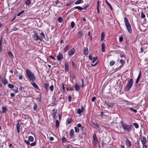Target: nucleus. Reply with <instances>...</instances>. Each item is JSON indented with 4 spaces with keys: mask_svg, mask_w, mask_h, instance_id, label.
Returning a JSON list of instances; mask_svg holds the SVG:
<instances>
[{
    "mask_svg": "<svg viewBox=\"0 0 148 148\" xmlns=\"http://www.w3.org/2000/svg\"><path fill=\"white\" fill-rule=\"evenodd\" d=\"M26 75L27 78L31 81L34 82L36 80V77L34 74L28 69L26 70Z\"/></svg>",
    "mask_w": 148,
    "mask_h": 148,
    "instance_id": "nucleus-1",
    "label": "nucleus"
},
{
    "mask_svg": "<svg viewBox=\"0 0 148 148\" xmlns=\"http://www.w3.org/2000/svg\"><path fill=\"white\" fill-rule=\"evenodd\" d=\"M121 124L123 130L127 133H130L132 130V125H128L126 123H124L122 122Z\"/></svg>",
    "mask_w": 148,
    "mask_h": 148,
    "instance_id": "nucleus-2",
    "label": "nucleus"
},
{
    "mask_svg": "<svg viewBox=\"0 0 148 148\" xmlns=\"http://www.w3.org/2000/svg\"><path fill=\"white\" fill-rule=\"evenodd\" d=\"M124 20L127 31L129 33H131L132 32L131 27L127 17H124Z\"/></svg>",
    "mask_w": 148,
    "mask_h": 148,
    "instance_id": "nucleus-3",
    "label": "nucleus"
},
{
    "mask_svg": "<svg viewBox=\"0 0 148 148\" xmlns=\"http://www.w3.org/2000/svg\"><path fill=\"white\" fill-rule=\"evenodd\" d=\"M34 34L33 35V38L35 41H37L38 40H39L41 41H42V38L40 37L37 33L35 32Z\"/></svg>",
    "mask_w": 148,
    "mask_h": 148,
    "instance_id": "nucleus-4",
    "label": "nucleus"
},
{
    "mask_svg": "<svg viewBox=\"0 0 148 148\" xmlns=\"http://www.w3.org/2000/svg\"><path fill=\"white\" fill-rule=\"evenodd\" d=\"M93 140L92 141L93 145H95L97 142V136L95 133H94L93 135Z\"/></svg>",
    "mask_w": 148,
    "mask_h": 148,
    "instance_id": "nucleus-5",
    "label": "nucleus"
},
{
    "mask_svg": "<svg viewBox=\"0 0 148 148\" xmlns=\"http://www.w3.org/2000/svg\"><path fill=\"white\" fill-rule=\"evenodd\" d=\"M126 145L127 147H131L132 143L131 141L128 139H126L125 140Z\"/></svg>",
    "mask_w": 148,
    "mask_h": 148,
    "instance_id": "nucleus-6",
    "label": "nucleus"
},
{
    "mask_svg": "<svg viewBox=\"0 0 148 148\" xmlns=\"http://www.w3.org/2000/svg\"><path fill=\"white\" fill-rule=\"evenodd\" d=\"M75 50L74 48L71 49L68 52V54L70 56H72L75 53Z\"/></svg>",
    "mask_w": 148,
    "mask_h": 148,
    "instance_id": "nucleus-7",
    "label": "nucleus"
},
{
    "mask_svg": "<svg viewBox=\"0 0 148 148\" xmlns=\"http://www.w3.org/2000/svg\"><path fill=\"white\" fill-rule=\"evenodd\" d=\"M132 84H127L125 88V90H128L132 87Z\"/></svg>",
    "mask_w": 148,
    "mask_h": 148,
    "instance_id": "nucleus-8",
    "label": "nucleus"
},
{
    "mask_svg": "<svg viewBox=\"0 0 148 148\" xmlns=\"http://www.w3.org/2000/svg\"><path fill=\"white\" fill-rule=\"evenodd\" d=\"M23 123H18L16 125V128L17 130V132L18 133H20V126L21 124H23Z\"/></svg>",
    "mask_w": 148,
    "mask_h": 148,
    "instance_id": "nucleus-9",
    "label": "nucleus"
},
{
    "mask_svg": "<svg viewBox=\"0 0 148 148\" xmlns=\"http://www.w3.org/2000/svg\"><path fill=\"white\" fill-rule=\"evenodd\" d=\"M63 58V55L62 53H59V55L57 56V58L58 61L61 60Z\"/></svg>",
    "mask_w": 148,
    "mask_h": 148,
    "instance_id": "nucleus-10",
    "label": "nucleus"
},
{
    "mask_svg": "<svg viewBox=\"0 0 148 148\" xmlns=\"http://www.w3.org/2000/svg\"><path fill=\"white\" fill-rule=\"evenodd\" d=\"M141 141L143 145H145L146 141V139L144 136H143Z\"/></svg>",
    "mask_w": 148,
    "mask_h": 148,
    "instance_id": "nucleus-11",
    "label": "nucleus"
},
{
    "mask_svg": "<svg viewBox=\"0 0 148 148\" xmlns=\"http://www.w3.org/2000/svg\"><path fill=\"white\" fill-rule=\"evenodd\" d=\"M69 65L68 64L67 62L65 63V71L66 72H67L69 71Z\"/></svg>",
    "mask_w": 148,
    "mask_h": 148,
    "instance_id": "nucleus-12",
    "label": "nucleus"
},
{
    "mask_svg": "<svg viewBox=\"0 0 148 148\" xmlns=\"http://www.w3.org/2000/svg\"><path fill=\"white\" fill-rule=\"evenodd\" d=\"M105 1L106 4L110 8L111 10H113L112 8L110 5V4L108 2L107 0H105Z\"/></svg>",
    "mask_w": 148,
    "mask_h": 148,
    "instance_id": "nucleus-13",
    "label": "nucleus"
},
{
    "mask_svg": "<svg viewBox=\"0 0 148 148\" xmlns=\"http://www.w3.org/2000/svg\"><path fill=\"white\" fill-rule=\"evenodd\" d=\"M2 42L3 39L2 38H1L0 40V53L2 51L3 48V46L2 45Z\"/></svg>",
    "mask_w": 148,
    "mask_h": 148,
    "instance_id": "nucleus-14",
    "label": "nucleus"
},
{
    "mask_svg": "<svg viewBox=\"0 0 148 148\" xmlns=\"http://www.w3.org/2000/svg\"><path fill=\"white\" fill-rule=\"evenodd\" d=\"M74 132V131L73 129H72L71 130L70 132V135L71 137L74 138L73 137Z\"/></svg>",
    "mask_w": 148,
    "mask_h": 148,
    "instance_id": "nucleus-15",
    "label": "nucleus"
},
{
    "mask_svg": "<svg viewBox=\"0 0 148 148\" xmlns=\"http://www.w3.org/2000/svg\"><path fill=\"white\" fill-rule=\"evenodd\" d=\"M83 3V0H77L75 2V4L77 5Z\"/></svg>",
    "mask_w": 148,
    "mask_h": 148,
    "instance_id": "nucleus-16",
    "label": "nucleus"
},
{
    "mask_svg": "<svg viewBox=\"0 0 148 148\" xmlns=\"http://www.w3.org/2000/svg\"><path fill=\"white\" fill-rule=\"evenodd\" d=\"M105 103L108 107H112L113 106V104L112 103H110L107 101H105Z\"/></svg>",
    "mask_w": 148,
    "mask_h": 148,
    "instance_id": "nucleus-17",
    "label": "nucleus"
},
{
    "mask_svg": "<svg viewBox=\"0 0 148 148\" xmlns=\"http://www.w3.org/2000/svg\"><path fill=\"white\" fill-rule=\"evenodd\" d=\"M69 49V46L67 45L64 49V53L67 51Z\"/></svg>",
    "mask_w": 148,
    "mask_h": 148,
    "instance_id": "nucleus-18",
    "label": "nucleus"
},
{
    "mask_svg": "<svg viewBox=\"0 0 148 148\" xmlns=\"http://www.w3.org/2000/svg\"><path fill=\"white\" fill-rule=\"evenodd\" d=\"M75 87L76 91H78L80 89V86L78 85V84H75Z\"/></svg>",
    "mask_w": 148,
    "mask_h": 148,
    "instance_id": "nucleus-19",
    "label": "nucleus"
},
{
    "mask_svg": "<svg viewBox=\"0 0 148 148\" xmlns=\"http://www.w3.org/2000/svg\"><path fill=\"white\" fill-rule=\"evenodd\" d=\"M84 54L86 56L88 54V49L87 48H85L84 50Z\"/></svg>",
    "mask_w": 148,
    "mask_h": 148,
    "instance_id": "nucleus-20",
    "label": "nucleus"
},
{
    "mask_svg": "<svg viewBox=\"0 0 148 148\" xmlns=\"http://www.w3.org/2000/svg\"><path fill=\"white\" fill-rule=\"evenodd\" d=\"M12 89L15 93H16L18 92V88L15 86H14Z\"/></svg>",
    "mask_w": 148,
    "mask_h": 148,
    "instance_id": "nucleus-21",
    "label": "nucleus"
},
{
    "mask_svg": "<svg viewBox=\"0 0 148 148\" xmlns=\"http://www.w3.org/2000/svg\"><path fill=\"white\" fill-rule=\"evenodd\" d=\"M73 9H77L81 11L83 10V8L82 7L80 6H76L73 8Z\"/></svg>",
    "mask_w": 148,
    "mask_h": 148,
    "instance_id": "nucleus-22",
    "label": "nucleus"
},
{
    "mask_svg": "<svg viewBox=\"0 0 148 148\" xmlns=\"http://www.w3.org/2000/svg\"><path fill=\"white\" fill-rule=\"evenodd\" d=\"M1 81L3 83H7L8 81L5 78H3L2 79Z\"/></svg>",
    "mask_w": 148,
    "mask_h": 148,
    "instance_id": "nucleus-23",
    "label": "nucleus"
},
{
    "mask_svg": "<svg viewBox=\"0 0 148 148\" xmlns=\"http://www.w3.org/2000/svg\"><path fill=\"white\" fill-rule=\"evenodd\" d=\"M31 3V1L30 0H27L25 2V4L27 6H29L30 5Z\"/></svg>",
    "mask_w": 148,
    "mask_h": 148,
    "instance_id": "nucleus-24",
    "label": "nucleus"
},
{
    "mask_svg": "<svg viewBox=\"0 0 148 148\" xmlns=\"http://www.w3.org/2000/svg\"><path fill=\"white\" fill-rule=\"evenodd\" d=\"M34 138L32 136H29L28 139V140L30 142H33L34 140Z\"/></svg>",
    "mask_w": 148,
    "mask_h": 148,
    "instance_id": "nucleus-25",
    "label": "nucleus"
},
{
    "mask_svg": "<svg viewBox=\"0 0 148 148\" xmlns=\"http://www.w3.org/2000/svg\"><path fill=\"white\" fill-rule=\"evenodd\" d=\"M99 0H98L97 1V12L98 14H99L100 13V12L99 10Z\"/></svg>",
    "mask_w": 148,
    "mask_h": 148,
    "instance_id": "nucleus-26",
    "label": "nucleus"
},
{
    "mask_svg": "<svg viewBox=\"0 0 148 148\" xmlns=\"http://www.w3.org/2000/svg\"><path fill=\"white\" fill-rule=\"evenodd\" d=\"M66 122L68 124H70L72 122V120L70 118H68L67 119Z\"/></svg>",
    "mask_w": 148,
    "mask_h": 148,
    "instance_id": "nucleus-27",
    "label": "nucleus"
},
{
    "mask_svg": "<svg viewBox=\"0 0 148 148\" xmlns=\"http://www.w3.org/2000/svg\"><path fill=\"white\" fill-rule=\"evenodd\" d=\"M101 51L102 52H104L105 51V44L104 43H102L101 44Z\"/></svg>",
    "mask_w": 148,
    "mask_h": 148,
    "instance_id": "nucleus-28",
    "label": "nucleus"
},
{
    "mask_svg": "<svg viewBox=\"0 0 148 148\" xmlns=\"http://www.w3.org/2000/svg\"><path fill=\"white\" fill-rule=\"evenodd\" d=\"M7 109L6 107H3L2 108V112L5 113L7 111Z\"/></svg>",
    "mask_w": 148,
    "mask_h": 148,
    "instance_id": "nucleus-29",
    "label": "nucleus"
},
{
    "mask_svg": "<svg viewBox=\"0 0 148 148\" xmlns=\"http://www.w3.org/2000/svg\"><path fill=\"white\" fill-rule=\"evenodd\" d=\"M57 109L55 108L53 109L52 110V114H56L57 113Z\"/></svg>",
    "mask_w": 148,
    "mask_h": 148,
    "instance_id": "nucleus-30",
    "label": "nucleus"
},
{
    "mask_svg": "<svg viewBox=\"0 0 148 148\" xmlns=\"http://www.w3.org/2000/svg\"><path fill=\"white\" fill-rule=\"evenodd\" d=\"M105 34L103 32H102L101 34V40H103L105 36Z\"/></svg>",
    "mask_w": 148,
    "mask_h": 148,
    "instance_id": "nucleus-31",
    "label": "nucleus"
},
{
    "mask_svg": "<svg viewBox=\"0 0 148 148\" xmlns=\"http://www.w3.org/2000/svg\"><path fill=\"white\" fill-rule=\"evenodd\" d=\"M22 72L21 73H19V75H18V78L20 80H21L23 78V76L22 75Z\"/></svg>",
    "mask_w": 148,
    "mask_h": 148,
    "instance_id": "nucleus-32",
    "label": "nucleus"
},
{
    "mask_svg": "<svg viewBox=\"0 0 148 148\" xmlns=\"http://www.w3.org/2000/svg\"><path fill=\"white\" fill-rule=\"evenodd\" d=\"M60 125L59 122V121L57 120L56 121V127L58 128L59 127Z\"/></svg>",
    "mask_w": 148,
    "mask_h": 148,
    "instance_id": "nucleus-33",
    "label": "nucleus"
},
{
    "mask_svg": "<svg viewBox=\"0 0 148 148\" xmlns=\"http://www.w3.org/2000/svg\"><path fill=\"white\" fill-rule=\"evenodd\" d=\"M8 54L9 56H10L11 58H14V55H13V54H12V53L11 52V51H9L8 52Z\"/></svg>",
    "mask_w": 148,
    "mask_h": 148,
    "instance_id": "nucleus-34",
    "label": "nucleus"
},
{
    "mask_svg": "<svg viewBox=\"0 0 148 148\" xmlns=\"http://www.w3.org/2000/svg\"><path fill=\"white\" fill-rule=\"evenodd\" d=\"M58 21L59 22L61 23L62 22L63 18L61 16H60L58 19Z\"/></svg>",
    "mask_w": 148,
    "mask_h": 148,
    "instance_id": "nucleus-35",
    "label": "nucleus"
},
{
    "mask_svg": "<svg viewBox=\"0 0 148 148\" xmlns=\"http://www.w3.org/2000/svg\"><path fill=\"white\" fill-rule=\"evenodd\" d=\"M115 63V62L113 61H111L110 63V66H113Z\"/></svg>",
    "mask_w": 148,
    "mask_h": 148,
    "instance_id": "nucleus-36",
    "label": "nucleus"
},
{
    "mask_svg": "<svg viewBox=\"0 0 148 148\" xmlns=\"http://www.w3.org/2000/svg\"><path fill=\"white\" fill-rule=\"evenodd\" d=\"M133 125L136 128H138L139 127V125L138 124L136 123H133Z\"/></svg>",
    "mask_w": 148,
    "mask_h": 148,
    "instance_id": "nucleus-37",
    "label": "nucleus"
},
{
    "mask_svg": "<svg viewBox=\"0 0 148 148\" xmlns=\"http://www.w3.org/2000/svg\"><path fill=\"white\" fill-rule=\"evenodd\" d=\"M34 110H36L37 108V105H36V103H34Z\"/></svg>",
    "mask_w": 148,
    "mask_h": 148,
    "instance_id": "nucleus-38",
    "label": "nucleus"
},
{
    "mask_svg": "<svg viewBox=\"0 0 148 148\" xmlns=\"http://www.w3.org/2000/svg\"><path fill=\"white\" fill-rule=\"evenodd\" d=\"M71 26L72 28H73L75 27V23L73 21H72L71 23Z\"/></svg>",
    "mask_w": 148,
    "mask_h": 148,
    "instance_id": "nucleus-39",
    "label": "nucleus"
},
{
    "mask_svg": "<svg viewBox=\"0 0 148 148\" xmlns=\"http://www.w3.org/2000/svg\"><path fill=\"white\" fill-rule=\"evenodd\" d=\"M8 87L9 88L12 89L14 87V86L12 84H9L8 85Z\"/></svg>",
    "mask_w": 148,
    "mask_h": 148,
    "instance_id": "nucleus-40",
    "label": "nucleus"
},
{
    "mask_svg": "<svg viewBox=\"0 0 148 148\" xmlns=\"http://www.w3.org/2000/svg\"><path fill=\"white\" fill-rule=\"evenodd\" d=\"M82 112H83L80 109H78L77 112L78 114H80Z\"/></svg>",
    "mask_w": 148,
    "mask_h": 148,
    "instance_id": "nucleus-41",
    "label": "nucleus"
},
{
    "mask_svg": "<svg viewBox=\"0 0 148 148\" xmlns=\"http://www.w3.org/2000/svg\"><path fill=\"white\" fill-rule=\"evenodd\" d=\"M97 59V57H93V60L92 61V63H95L96 61V60Z\"/></svg>",
    "mask_w": 148,
    "mask_h": 148,
    "instance_id": "nucleus-42",
    "label": "nucleus"
},
{
    "mask_svg": "<svg viewBox=\"0 0 148 148\" xmlns=\"http://www.w3.org/2000/svg\"><path fill=\"white\" fill-rule=\"evenodd\" d=\"M24 10H22L18 14L17 16H20L22 14H23L24 12Z\"/></svg>",
    "mask_w": 148,
    "mask_h": 148,
    "instance_id": "nucleus-43",
    "label": "nucleus"
},
{
    "mask_svg": "<svg viewBox=\"0 0 148 148\" xmlns=\"http://www.w3.org/2000/svg\"><path fill=\"white\" fill-rule=\"evenodd\" d=\"M74 128L75 129V132H79V129L77 127H74Z\"/></svg>",
    "mask_w": 148,
    "mask_h": 148,
    "instance_id": "nucleus-44",
    "label": "nucleus"
},
{
    "mask_svg": "<svg viewBox=\"0 0 148 148\" xmlns=\"http://www.w3.org/2000/svg\"><path fill=\"white\" fill-rule=\"evenodd\" d=\"M40 36L42 37V38H45V36L44 33L41 32L40 34Z\"/></svg>",
    "mask_w": 148,
    "mask_h": 148,
    "instance_id": "nucleus-45",
    "label": "nucleus"
},
{
    "mask_svg": "<svg viewBox=\"0 0 148 148\" xmlns=\"http://www.w3.org/2000/svg\"><path fill=\"white\" fill-rule=\"evenodd\" d=\"M133 83V79H131L129 80L127 83Z\"/></svg>",
    "mask_w": 148,
    "mask_h": 148,
    "instance_id": "nucleus-46",
    "label": "nucleus"
},
{
    "mask_svg": "<svg viewBox=\"0 0 148 148\" xmlns=\"http://www.w3.org/2000/svg\"><path fill=\"white\" fill-rule=\"evenodd\" d=\"M89 6V5L88 4H87L85 6H84V7L83 8H83V10H86L87 8H88Z\"/></svg>",
    "mask_w": 148,
    "mask_h": 148,
    "instance_id": "nucleus-47",
    "label": "nucleus"
},
{
    "mask_svg": "<svg viewBox=\"0 0 148 148\" xmlns=\"http://www.w3.org/2000/svg\"><path fill=\"white\" fill-rule=\"evenodd\" d=\"M145 16L143 12H141V17L142 18H144L145 17Z\"/></svg>",
    "mask_w": 148,
    "mask_h": 148,
    "instance_id": "nucleus-48",
    "label": "nucleus"
},
{
    "mask_svg": "<svg viewBox=\"0 0 148 148\" xmlns=\"http://www.w3.org/2000/svg\"><path fill=\"white\" fill-rule=\"evenodd\" d=\"M77 127H81V130H83V127H82V125L80 123H78L77 124Z\"/></svg>",
    "mask_w": 148,
    "mask_h": 148,
    "instance_id": "nucleus-49",
    "label": "nucleus"
},
{
    "mask_svg": "<svg viewBox=\"0 0 148 148\" xmlns=\"http://www.w3.org/2000/svg\"><path fill=\"white\" fill-rule=\"evenodd\" d=\"M130 109L133 111V112H134L135 113H136L137 112V110H135L134 109V108H130Z\"/></svg>",
    "mask_w": 148,
    "mask_h": 148,
    "instance_id": "nucleus-50",
    "label": "nucleus"
},
{
    "mask_svg": "<svg viewBox=\"0 0 148 148\" xmlns=\"http://www.w3.org/2000/svg\"><path fill=\"white\" fill-rule=\"evenodd\" d=\"M30 145L32 147L35 146L36 145V142H34L31 143V144H30Z\"/></svg>",
    "mask_w": 148,
    "mask_h": 148,
    "instance_id": "nucleus-51",
    "label": "nucleus"
},
{
    "mask_svg": "<svg viewBox=\"0 0 148 148\" xmlns=\"http://www.w3.org/2000/svg\"><path fill=\"white\" fill-rule=\"evenodd\" d=\"M33 86L34 87L36 88V89H38V86L36 84H32Z\"/></svg>",
    "mask_w": 148,
    "mask_h": 148,
    "instance_id": "nucleus-52",
    "label": "nucleus"
},
{
    "mask_svg": "<svg viewBox=\"0 0 148 148\" xmlns=\"http://www.w3.org/2000/svg\"><path fill=\"white\" fill-rule=\"evenodd\" d=\"M66 138L64 137H63V138H62V141L63 143H65V142H66Z\"/></svg>",
    "mask_w": 148,
    "mask_h": 148,
    "instance_id": "nucleus-53",
    "label": "nucleus"
},
{
    "mask_svg": "<svg viewBox=\"0 0 148 148\" xmlns=\"http://www.w3.org/2000/svg\"><path fill=\"white\" fill-rule=\"evenodd\" d=\"M51 91H52L53 89V85H51L49 87Z\"/></svg>",
    "mask_w": 148,
    "mask_h": 148,
    "instance_id": "nucleus-54",
    "label": "nucleus"
},
{
    "mask_svg": "<svg viewBox=\"0 0 148 148\" xmlns=\"http://www.w3.org/2000/svg\"><path fill=\"white\" fill-rule=\"evenodd\" d=\"M29 141L27 140H25L24 142H25L28 145H30V143L29 142Z\"/></svg>",
    "mask_w": 148,
    "mask_h": 148,
    "instance_id": "nucleus-55",
    "label": "nucleus"
},
{
    "mask_svg": "<svg viewBox=\"0 0 148 148\" xmlns=\"http://www.w3.org/2000/svg\"><path fill=\"white\" fill-rule=\"evenodd\" d=\"M82 32L81 31H79L78 32V34L80 36H82Z\"/></svg>",
    "mask_w": 148,
    "mask_h": 148,
    "instance_id": "nucleus-56",
    "label": "nucleus"
},
{
    "mask_svg": "<svg viewBox=\"0 0 148 148\" xmlns=\"http://www.w3.org/2000/svg\"><path fill=\"white\" fill-rule=\"evenodd\" d=\"M123 40V38L122 37H121L119 38V40L120 42H122Z\"/></svg>",
    "mask_w": 148,
    "mask_h": 148,
    "instance_id": "nucleus-57",
    "label": "nucleus"
},
{
    "mask_svg": "<svg viewBox=\"0 0 148 148\" xmlns=\"http://www.w3.org/2000/svg\"><path fill=\"white\" fill-rule=\"evenodd\" d=\"M120 63L122 64L123 65L124 64V62L123 60H120Z\"/></svg>",
    "mask_w": 148,
    "mask_h": 148,
    "instance_id": "nucleus-58",
    "label": "nucleus"
},
{
    "mask_svg": "<svg viewBox=\"0 0 148 148\" xmlns=\"http://www.w3.org/2000/svg\"><path fill=\"white\" fill-rule=\"evenodd\" d=\"M96 99V98L95 97H93L92 98V102L94 101H95V100Z\"/></svg>",
    "mask_w": 148,
    "mask_h": 148,
    "instance_id": "nucleus-59",
    "label": "nucleus"
},
{
    "mask_svg": "<svg viewBox=\"0 0 148 148\" xmlns=\"http://www.w3.org/2000/svg\"><path fill=\"white\" fill-rule=\"evenodd\" d=\"M62 114H58L59 119L60 120L62 117Z\"/></svg>",
    "mask_w": 148,
    "mask_h": 148,
    "instance_id": "nucleus-60",
    "label": "nucleus"
},
{
    "mask_svg": "<svg viewBox=\"0 0 148 148\" xmlns=\"http://www.w3.org/2000/svg\"><path fill=\"white\" fill-rule=\"evenodd\" d=\"M71 95H69L68 96V100L69 101H71Z\"/></svg>",
    "mask_w": 148,
    "mask_h": 148,
    "instance_id": "nucleus-61",
    "label": "nucleus"
},
{
    "mask_svg": "<svg viewBox=\"0 0 148 148\" xmlns=\"http://www.w3.org/2000/svg\"><path fill=\"white\" fill-rule=\"evenodd\" d=\"M67 91H68V90L74 91V90L73 88H67Z\"/></svg>",
    "mask_w": 148,
    "mask_h": 148,
    "instance_id": "nucleus-62",
    "label": "nucleus"
},
{
    "mask_svg": "<svg viewBox=\"0 0 148 148\" xmlns=\"http://www.w3.org/2000/svg\"><path fill=\"white\" fill-rule=\"evenodd\" d=\"M89 59L90 60H92V56L91 55H90L89 56Z\"/></svg>",
    "mask_w": 148,
    "mask_h": 148,
    "instance_id": "nucleus-63",
    "label": "nucleus"
},
{
    "mask_svg": "<svg viewBox=\"0 0 148 148\" xmlns=\"http://www.w3.org/2000/svg\"><path fill=\"white\" fill-rule=\"evenodd\" d=\"M94 125H95L98 128L99 127V125L97 123H95L94 124Z\"/></svg>",
    "mask_w": 148,
    "mask_h": 148,
    "instance_id": "nucleus-64",
    "label": "nucleus"
}]
</instances>
